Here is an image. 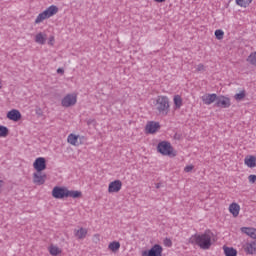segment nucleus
Returning <instances> with one entry per match:
<instances>
[{
  "label": "nucleus",
  "instance_id": "2f4dec72",
  "mask_svg": "<svg viewBox=\"0 0 256 256\" xmlns=\"http://www.w3.org/2000/svg\"><path fill=\"white\" fill-rule=\"evenodd\" d=\"M194 166L193 165H188L184 168L185 173H191L193 171Z\"/></svg>",
  "mask_w": 256,
  "mask_h": 256
},
{
  "label": "nucleus",
  "instance_id": "7ed1b4c3",
  "mask_svg": "<svg viewBox=\"0 0 256 256\" xmlns=\"http://www.w3.org/2000/svg\"><path fill=\"white\" fill-rule=\"evenodd\" d=\"M59 8L57 6L52 5L49 6L46 10L40 13L37 18L35 19V24L39 25V23H43L45 19H49V17H53V15H57Z\"/></svg>",
  "mask_w": 256,
  "mask_h": 256
},
{
  "label": "nucleus",
  "instance_id": "a211bd4d",
  "mask_svg": "<svg viewBox=\"0 0 256 256\" xmlns=\"http://www.w3.org/2000/svg\"><path fill=\"white\" fill-rule=\"evenodd\" d=\"M87 233H88L87 229L83 227L74 230V235L79 240L85 239V237H87Z\"/></svg>",
  "mask_w": 256,
  "mask_h": 256
},
{
  "label": "nucleus",
  "instance_id": "ea45409f",
  "mask_svg": "<svg viewBox=\"0 0 256 256\" xmlns=\"http://www.w3.org/2000/svg\"><path fill=\"white\" fill-rule=\"evenodd\" d=\"M91 123H95V120H88V125H91Z\"/></svg>",
  "mask_w": 256,
  "mask_h": 256
},
{
  "label": "nucleus",
  "instance_id": "c9c22d12",
  "mask_svg": "<svg viewBox=\"0 0 256 256\" xmlns=\"http://www.w3.org/2000/svg\"><path fill=\"white\" fill-rule=\"evenodd\" d=\"M54 41H55V37L50 36L49 41H48V45H53Z\"/></svg>",
  "mask_w": 256,
  "mask_h": 256
},
{
  "label": "nucleus",
  "instance_id": "f8f14e48",
  "mask_svg": "<svg viewBox=\"0 0 256 256\" xmlns=\"http://www.w3.org/2000/svg\"><path fill=\"white\" fill-rule=\"evenodd\" d=\"M77 104V94L72 93L65 96V107H73Z\"/></svg>",
  "mask_w": 256,
  "mask_h": 256
},
{
  "label": "nucleus",
  "instance_id": "423d86ee",
  "mask_svg": "<svg viewBox=\"0 0 256 256\" xmlns=\"http://www.w3.org/2000/svg\"><path fill=\"white\" fill-rule=\"evenodd\" d=\"M142 256H161L163 255V247L159 244H155L150 250H144L141 253Z\"/></svg>",
  "mask_w": 256,
  "mask_h": 256
},
{
  "label": "nucleus",
  "instance_id": "39448f33",
  "mask_svg": "<svg viewBox=\"0 0 256 256\" xmlns=\"http://www.w3.org/2000/svg\"><path fill=\"white\" fill-rule=\"evenodd\" d=\"M242 249L246 255H256V241L247 240L242 243Z\"/></svg>",
  "mask_w": 256,
  "mask_h": 256
},
{
  "label": "nucleus",
  "instance_id": "7c9ffc66",
  "mask_svg": "<svg viewBox=\"0 0 256 256\" xmlns=\"http://www.w3.org/2000/svg\"><path fill=\"white\" fill-rule=\"evenodd\" d=\"M214 35H215L216 39L221 40V39H223L225 32H223V30H221V29H218L215 31Z\"/></svg>",
  "mask_w": 256,
  "mask_h": 256
},
{
  "label": "nucleus",
  "instance_id": "58836bf2",
  "mask_svg": "<svg viewBox=\"0 0 256 256\" xmlns=\"http://www.w3.org/2000/svg\"><path fill=\"white\" fill-rule=\"evenodd\" d=\"M62 107H65V98L62 99Z\"/></svg>",
  "mask_w": 256,
  "mask_h": 256
},
{
  "label": "nucleus",
  "instance_id": "e433bc0d",
  "mask_svg": "<svg viewBox=\"0 0 256 256\" xmlns=\"http://www.w3.org/2000/svg\"><path fill=\"white\" fill-rule=\"evenodd\" d=\"M64 71H65V70H64L63 68H58V69H57V73H64Z\"/></svg>",
  "mask_w": 256,
  "mask_h": 256
},
{
  "label": "nucleus",
  "instance_id": "c85d7f7f",
  "mask_svg": "<svg viewBox=\"0 0 256 256\" xmlns=\"http://www.w3.org/2000/svg\"><path fill=\"white\" fill-rule=\"evenodd\" d=\"M9 135V128L0 125V137H7Z\"/></svg>",
  "mask_w": 256,
  "mask_h": 256
},
{
  "label": "nucleus",
  "instance_id": "20e7f679",
  "mask_svg": "<svg viewBox=\"0 0 256 256\" xmlns=\"http://www.w3.org/2000/svg\"><path fill=\"white\" fill-rule=\"evenodd\" d=\"M157 150L161 153V155L175 157V153H173V146H171V143L167 141L160 142L157 146Z\"/></svg>",
  "mask_w": 256,
  "mask_h": 256
},
{
  "label": "nucleus",
  "instance_id": "473e14b6",
  "mask_svg": "<svg viewBox=\"0 0 256 256\" xmlns=\"http://www.w3.org/2000/svg\"><path fill=\"white\" fill-rule=\"evenodd\" d=\"M164 245H165L166 247H171V246L173 245V242H171V239L166 238V239L164 240Z\"/></svg>",
  "mask_w": 256,
  "mask_h": 256
},
{
  "label": "nucleus",
  "instance_id": "2eb2a0df",
  "mask_svg": "<svg viewBox=\"0 0 256 256\" xmlns=\"http://www.w3.org/2000/svg\"><path fill=\"white\" fill-rule=\"evenodd\" d=\"M161 127V125L159 124V122H155V121H151L148 122L146 125V133H156L157 129H159Z\"/></svg>",
  "mask_w": 256,
  "mask_h": 256
},
{
  "label": "nucleus",
  "instance_id": "0eeeda50",
  "mask_svg": "<svg viewBox=\"0 0 256 256\" xmlns=\"http://www.w3.org/2000/svg\"><path fill=\"white\" fill-rule=\"evenodd\" d=\"M67 141L70 145L79 147V145H82L83 141H85V136L70 134L67 138Z\"/></svg>",
  "mask_w": 256,
  "mask_h": 256
},
{
  "label": "nucleus",
  "instance_id": "9b49d317",
  "mask_svg": "<svg viewBox=\"0 0 256 256\" xmlns=\"http://www.w3.org/2000/svg\"><path fill=\"white\" fill-rule=\"evenodd\" d=\"M45 181H47L46 174H42L41 172H36L33 174V183H35V185H44Z\"/></svg>",
  "mask_w": 256,
  "mask_h": 256
},
{
  "label": "nucleus",
  "instance_id": "4468645a",
  "mask_svg": "<svg viewBox=\"0 0 256 256\" xmlns=\"http://www.w3.org/2000/svg\"><path fill=\"white\" fill-rule=\"evenodd\" d=\"M204 105H211L217 101V94H204L201 96Z\"/></svg>",
  "mask_w": 256,
  "mask_h": 256
},
{
  "label": "nucleus",
  "instance_id": "6ab92c4d",
  "mask_svg": "<svg viewBox=\"0 0 256 256\" xmlns=\"http://www.w3.org/2000/svg\"><path fill=\"white\" fill-rule=\"evenodd\" d=\"M239 211H241V206L237 203H232L229 206V212L233 215V217H239Z\"/></svg>",
  "mask_w": 256,
  "mask_h": 256
},
{
  "label": "nucleus",
  "instance_id": "c756f323",
  "mask_svg": "<svg viewBox=\"0 0 256 256\" xmlns=\"http://www.w3.org/2000/svg\"><path fill=\"white\" fill-rule=\"evenodd\" d=\"M49 252H50V255L56 256L61 253V250H59V248L56 246H50Z\"/></svg>",
  "mask_w": 256,
  "mask_h": 256
},
{
  "label": "nucleus",
  "instance_id": "f257e3e1",
  "mask_svg": "<svg viewBox=\"0 0 256 256\" xmlns=\"http://www.w3.org/2000/svg\"><path fill=\"white\" fill-rule=\"evenodd\" d=\"M213 232L210 230H206L202 234H194L189 238V243L191 245H197L200 247V249H204V251H207V249H211V246L213 245Z\"/></svg>",
  "mask_w": 256,
  "mask_h": 256
},
{
  "label": "nucleus",
  "instance_id": "37998d69",
  "mask_svg": "<svg viewBox=\"0 0 256 256\" xmlns=\"http://www.w3.org/2000/svg\"><path fill=\"white\" fill-rule=\"evenodd\" d=\"M156 187H157V189H159V185H157Z\"/></svg>",
  "mask_w": 256,
  "mask_h": 256
},
{
  "label": "nucleus",
  "instance_id": "5701e85b",
  "mask_svg": "<svg viewBox=\"0 0 256 256\" xmlns=\"http://www.w3.org/2000/svg\"><path fill=\"white\" fill-rule=\"evenodd\" d=\"M65 197H72V199H77L81 197V191L65 190Z\"/></svg>",
  "mask_w": 256,
  "mask_h": 256
},
{
  "label": "nucleus",
  "instance_id": "f704fd0d",
  "mask_svg": "<svg viewBox=\"0 0 256 256\" xmlns=\"http://www.w3.org/2000/svg\"><path fill=\"white\" fill-rule=\"evenodd\" d=\"M197 71H205V66L203 64H198L196 67Z\"/></svg>",
  "mask_w": 256,
  "mask_h": 256
},
{
  "label": "nucleus",
  "instance_id": "dca6fc26",
  "mask_svg": "<svg viewBox=\"0 0 256 256\" xmlns=\"http://www.w3.org/2000/svg\"><path fill=\"white\" fill-rule=\"evenodd\" d=\"M52 197H54V199H63L65 197V188L54 187L52 190Z\"/></svg>",
  "mask_w": 256,
  "mask_h": 256
},
{
  "label": "nucleus",
  "instance_id": "393cba45",
  "mask_svg": "<svg viewBox=\"0 0 256 256\" xmlns=\"http://www.w3.org/2000/svg\"><path fill=\"white\" fill-rule=\"evenodd\" d=\"M108 249L113 253H116V251H119V249H121V243L113 241L108 245Z\"/></svg>",
  "mask_w": 256,
  "mask_h": 256
},
{
  "label": "nucleus",
  "instance_id": "f3484780",
  "mask_svg": "<svg viewBox=\"0 0 256 256\" xmlns=\"http://www.w3.org/2000/svg\"><path fill=\"white\" fill-rule=\"evenodd\" d=\"M7 118L10 119V121H19V119H21V112L13 109L7 113Z\"/></svg>",
  "mask_w": 256,
  "mask_h": 256
},
{
  "label": "nucleus",
  "instance_id": "f03ea898",
  "mask_svg": "<svg viewBox=\"0 0 256 256\" xmlns=\"http://www.w3.org/2000/svg\"><path fill=\"white\" fill-rule=\"evenodd\" d=\"M155 107L156 111H158L159 115L166 117L169 115L170 111V104H169V97L160 95L155 99Z\"/></svg>",
  "mask_w": 256,
  "mask_h": 256
},
{
  "label": "nucleus",
  "instance_id": "cd10ccee",
  "mask_svg": "<svg viewBox=\"0 0 256 256\" xmlns=\"http://www.w3.org/2000/svg\"><path fill=\"white\" fill-rule=\"evenodd\" d=\"M247 61L250 65H254V67H256V52L251 53L248 56Z\"/></svg>",
  "mask_w": 256,
  "mask_h": 256
},
{
  "label": "nucleus",
  "instance_id": "ddd939ff",
  "mask_svg": "<svg viewBox=\"0 0 256 256\" xmlns=\"http://www.w3.org/2000/svg\"><path fill=\"white\" fill-rule=\"evenodd\" d=\"M240 230H241V233H244L245 235L250 237V239H253L254 241H256V228L242 227V228H240Z\"/></svg>",
  "mask_w": 256,
  "mask_h": 256
},
{
  "label": "nucleus",
  "instance_id": "b1692460",
  "mask_svg": "<svg viewBox=\"0 0 256 256\" xmlns=\"http://www.w3.org/2000/svg\"><path fill=\"white\" fill-rule=\"evenodd\" d=\"M173 101L175 109H181L183 107V99L179 95H175Z\"/></svg>",
  "mask_w": 256,
  "mask_h": 256
},
{
  "label": "nucleus",
  "instance_id": "6e6552de",
  "mask_svg": "<svg viewBox=\"0 0 256 256\" xmlns=\"http://www.w3.org/2000/svg\"><path fill=\"white\" fill-rule=\"evenodd\" d=\"M216 107H221L222 109L231 107V99L225 96H216Z\"/></svg>",
  "mask_w": 256,
  "mask_h": 256
},
{
  "label": "nucleus",
  "instance_id": "412c9836",
  "mask_svg": "<svg viewBox=\"0 0 256 256\" xmlns=\"http://www.w3.org/2000/svg\"><path fill=\"white\" fill-rule=\"evenodd\" d=\"M244 163L247 167H250V169H253V167H256V159L254 156H249L244 159Z\"/></svg>",
  "mask_w": 256,
  "mask_h": 256
},
{
  "label": "nucleus",
  "instance_id": "72a5a7b5",
  "mask_svg": "<svg viewBox=\"0 0 256 256\" xmlns=\"http://www.w3.org/2000/svg\"><path fill=\"white\" fill-rule=\"evenodd\" d=\"M248 181L250 182V183H255V181H256V175H250L249 177H248Z\"/></svg>",
  "mask_w": 256,
  "mask_h": 256
},
{
  "label": "nucleus",
  "instance_id": "9d476101",
  "mask_svg": "<svg viewBox=\"0 0 256 256\" xmlns=\"http://www.w3.org/2000/svg\"><path fill=\"white\" fill-rule=\"evenodd\" d=\"M33 167L34 169L37 170V172L45 171V169H47L45 158L43 157L37 158L33 163Z\"/></svg>",
  "mask_w": 256,
  "mask_h": 256
},
{
  "label": "nucleus",
  "instance_id": "1a4fd4ad",
  "mask_svg": "<svg viewBox=\"0 0 256 256\" xmlns=\"http://www.w3.org/2000/svg\"><path fill=\"white\" fill-rule=\"evenodd\" d=\"M121 187H123L121 180L112 181L108 186V193H119V191H121Z\"/></svg>",
  "mask_w": 256,
  "mask_h": 256
},
{
  "label": "nucleus",
  "instance_id": "4be33fe9",
  "mask_svg": "<svg viewBox=\"0 0 256 256\" xmlns=\"http://www.w3.org/2000/svg\"><path fill=\"white\" fill-rule=\"evenodd\" d=\"M225 256H237V249L233 247L223 246Z\"/></svg>",
  "mask_w": 256,
  "mask_h": 256
},
{
  "label": "nucleus",
  "instance_id": "a878e982",
  "mask_svg": "<svg viewBox=\"0 0 256 256\" xmlns=\"http://www.w3.org/2000/svg\"><path fill=\"white\" fill-rule=\"evenodd\" d=\"M246 96H247V92H245V90H241L239 93L234 95V99L236 101H243Z\"/></svg>",
  "mask_w": 256,
  "mask_h": 256
},
{
  "label": "nucleus",
  "instance_id": "79ce46f5",
  "mask_svg": "<svg viewBox=\"0 0 256 256\" xmlns=\"http://www.w3.org/2000/svg\"><path fill=\"white\" fill-rule=\"evenodd\" d=\"M3 187V180H0V189Z\"/></svg>",
  "mask_w": 256,
  "mask_h": 256
},
{
  "label": "nucleus",
  "instance_id": "4c0bfd02",
  "mask_svg": "<svg viewBox=\"0 0 256 256\" xmlns=\"http://www.w3.org/2000/svg\"><path fill=\"white\" fill-rule=\"evenodd\" d=\"M156 3H164L165 0H154Z\"/></svg>",
  "mask_w": 256,
  "mask_h": 256
},
{
  "label": "nucleus",
  "instance_id": "bb28decb",
  "mask_svg": "<svg viewBox=\"0 0 256 256\" xmlns=\"http://www.w3.org/2000/svg\"><path fill=\"white\" fill-rule=\"evenodd\" d=\"M253 3V0H236V4L239 5V7H249Z\"/></svg>",
  "mask_w": 256,
  "mask_h": 256
},
{
  "label": "nucleus",
  "instance_id": "a19ab883",
  "mask_svg": "<svg viewBox=\"0 0 256 256\" xmlns=\"http://www.w3.org/2000/svg\"><path fill=\"white\" fill-rule=\"evenodd\" d=\"M2 87H3V82L0 79V89H2Z\"/></svg>",
  "mask_w": 256,
  "mask_h": 256
},
{
  "label": "nucleus",
  "instance_id": "aec40b11",
  "mask_svg": "<svg viewBox=\"0 0 256 256\" xmlns=\"http://www.w3.org/2000/svg\"><path fill=\"white\" fill-rule=\"evenodd\" d=\"M46 41H47V34L43 32L36 34L35 43H38V45H45Z\"/></svg>",
  "mask_w": 256,
  "mask_h": 256
}]
</instances>
